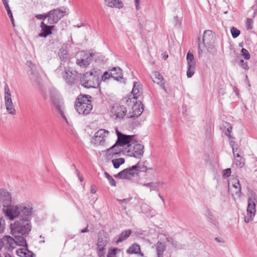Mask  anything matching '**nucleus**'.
<instances>
[{"mask_svg":"<svg viewBox=\"0 0 257 257\" xmlns=\"http://www.w3.org/2000/svg\"><path fill=\"white\" fill-rule=\"evenodd\" d=\"M5 215L10 220L15 218L31 220L32 215L33 207L28 204H22L19 205H13L8 208L3 209Z\"/></svg>","mask_w":257,"mask_h":257,"instance_id":"nucleus-1","label":"nucleus"},{"mask_svg":"<svg viewBox=\"0 0 257 257\" xmlns=\"http://www.w3.org/2000/svg\"><path fill=\"white\" fill-rule=\"evenodd\" d=\"M100 72L99 70L92 69L85 73L80 78V83L83 87L97 88L100 84Z\"/></svg>","mask_w":257,"mask_h":257,"instance_id":"nucleus-2","label":"nucleus"},{"mask_svg":"<svg viewBox=\"0 0 257 257\" xmlns=\"http://www.w3.org/2000/svg\"><path fill=\"white\" fill-rule=\"evenodd\" d=\"M89 95H79L75 103V108L80 114L87 115L92 109L91 98Z\"/></svg>","mask_w":257,"mask_h":257,"instance_id":"nucleus-3","label":"nucleus"},{"mask_svg":"<svg viewBox=\"0 0 257 257\" xmlns=\"http://www.w3.org/2000/svg\"><path fill=\"white\" fill-rule=\"evenodd\" d=\"M10 228L13 235L21 233L27 236L31 230L32 226L30 220L18 219L13 224H11Z\"/></svg>","mask_w":257,"mask_h":257,"instance_id":"nucleus-4","label":"nucleus"},{"mask_svg":"<svg viewBox=\"0 0 257 257\" xmlns=\"http://www.w3.org/2000/svg\"><path fill=\"white\" fill-rule=\"evenodd\" d=\"M144 147L134 141L131 144L126 146L123 150V154L130 157L141 159L144 154Z\"/></svg>","mask_w":257,"mask_h":257,"instance_id":"nucleus-5","label":"nucleus"},{"mask_svg":"<svg viewBox=\"0 0 257 257\" xmlns=\"http://www.w3.org/2000/svg\"><path fill=\"white\" fill-rule=\"evenodd\" d=\"M62 78L69 86L75 85L79 81L80 74L75 70H67L65 68L62 72Z\"/></svg>","mask_w":257,"mask_h":257,"instance_id":"nucleus-6","label":"nucleus"},{"mask_svg":"<svg viewBox=\"0 0 257 257\" xmlns=\"http://www.w3.org/2000/svg\"><path fill=\"white\" fill-rule=\"evenodd\" d=\"M4 90V100L7 112L10 114L15 115L16 114V110L13 104L10 89L7 84H5Z\"/></svg>","mask_w":257,"mask_h":257,"instance_id":"nucleus-7","label":"nucleus"},{"mask_svg":"<svg viewBox=\"0 0 257 257\" xmlns=\"http://www.w3.org/2000/svg\"><path fill=\"white\" fill-rule=\"evenodd\" d=\"M51 100L52 104L59 113L62 117L67 121L64 113V104L63 99L58 95L51 94Z\"/></svg>","mask_w":257,"mask_h":257,"instance_id":"nucleus-8","label":"nucleus"},{"mask_svg":"<svg viewBox=\"0 0 257 257\" xmlns=\"http://www.w3.org/2000/svg\"><path fill=\"white\" fill-rule=\"evenodd\" d=\"M108 134L109 132L106 130H99L94 134L93 143L96 145L103 146Z\"/></svg>","mask_w":257,"mask_h":257,"instance_id":"nucleus-9","label":"nucleus"},{"mask_svg":"<svg viewBox=\"0 0 257 257\" xmlns=\"http://www.w3.org/2000/svg\"><path fill=\"white\" fill-rule=\"evenodd\" d=\"M26 64L29 68V72L31 74V79L36 83H39L41 79L36 65L31 60L27 61Z\"/></svg>","mask_w":257,"mask_h":257,"instance_id":"nucleus-10","label":"nucleus"},{"mask_svg":"<svg viewBox=\"0 0 257 257\" xmlns=\"http://www.w3.org/2000/svg\"><path fill=\"white\" fill-rule=\"evenodd\" d=\"M11 194L6 189H0V201L4 207L8 208L11 206L12 204Z\"/></svg>","mask_w":257,"mask_h":257,"instance_id":"nucleus-11","label":"nucleus"},{"mask_svg":"<svg viewBox=\"0 0 257 257\" xmlns=\"http://www.w3.org/2000/svg\"><path fill=\"white\" fill-rule=\"evenodd\" d=\"M133 103H134L133 102ZM131 110L126 114V117L129 118L135 119L139 117L143 112L144 108L143 105L140 102L134 103Z\"/></svg>","mask_w":257,"mask_h":257,"instance_id":"nucleus-12","label":"nucleus"},{"mask_svg":"<svg viewBox=\"0 0 257 257\" xmlns=\"http://www.w3.org/2000/svg\"><path fill=\"white\" fill-rule=\"evenodd\" d=\"M116 135L117 136V140L115 143L116 145H118L120 147L125 145L128 146V145L131 144L134 141V136L122 134L117 130H116Z\"/></svg>","mask_w":257,"mask_h":257,"instance_id":"nucleus-13","label":"nucleus"},{"mask_svg":"<svg viewBox=\"0 0 257 257\" xmlns=\"http://www.w3.org/2000/svg\"><path fill=\"white\" fill-rule=\"evenodd\" d=\"M111 112L115 116V118H122L127 114V109L123 105L114 104L111 108Z\"/></svg>","mask_w":257,"mask_h":257,"instance_id":"nucleus-14","label":"nucleus"},{"mask_svg":"<svg viewBox=\"0 0 257 257\" xmlns=\"http://www.w3.org/2000/svg\"><path fill=\"white\" fill-rule=\"evenodd\" d=\"M135 175H136V174L135 172V168L132 166L123 169L117 174L115 175L114 177L121 179L131 180Z\"/></svg>","mask_w":257,"mask_h":257,"instance_id":"nucleus-15","label":"nucleus"},{"mask_svg":"<svg viewBox=\"0 0 257 257\" xmlns=\"http://www.w3.org/2000/svg\"><path fill=\"white\" fill-rule=\"evenodd\" d=\"M47 23H45L44 21H42L40 25L41 29V33L39 34V36L42 38H46L52 33V31L55 28L54 25H48Z\"/></svg>","mask_w":257,"mask_h":257,"instance_id":"nucleus-16","label":"nucleus"},{"mask_svg":"<svg viewBox=\"0 0 257 257\" xmlns=\"http://www.w3.org/2000/svg\"><path fill=\"white\" fill-rule=\"evenodd\" d=\"M119 147V145H116V143H115L112 147L107 150L106 154L109 159L120 156L122 153L123 152V150Z\"/></svg>","mask_w":257,"mask_h":257,"instance_id":"nucleus-17","label":"nucleus"},{"mask_svg":"<svg viewBox=\"0 0 257 257\" xmlns=\"http://www.w3.org/2000/svg\"><path fill=\"white\" fill-rule=\"evenodd\" d=\"M2 248L4 247L8 250H12L15 247V239L10 235H5L1 238Z\"/></svg>","mask_w":257,"mask_h":257,"instance_id":"nucleus-18","label":"nucleus"},{"mask_svg":"<svg viewBox=\"0 0 257 257\" xmlns=\"http://www.w3.org/2000/svg\"><path fill=\"white\" fill-rule=\"evenodd\" d=\"M110 76L114 80L120 81L123 78L122 69L119 67H114L110 69Z\"/></svg>","mask_w":257,"mask_h":257,"instance_id":"nucleus-19","label":"nucleus"},{"mask_svg":"<svg viewBox=\"0 0 257 257\" xmlns=\"http://www.w3.org/2000/svg\"><path fill=\"white\" fill-rule=\"evenodd\" d=\"M127 254H139L142 257L144 256V254L141 252L140 245L137 243H134L129 248L126 250Z\"/></svg>","mask_w":257,"mask_h":257,"instance_id":"nucleus-20","label":"nucleus"},{"mask_svg":"<svg viewBox=\"0 0 257 257\" xmlns=\"http://www.w3.org/2000/svg\"><path fill=\"white\" fill-rule=\"evenodd\" d=\"M153 76L155 80L153 78L154 82L156 83L160 86V87L164 90L165 92H167V89L165 87V82L163 81L164 78L163 76L158 71H155L153 72Z\"/></svg>","mask_w":257,"mask_h":257,"instance_id":"nucleus-21","label":"nucleus"},{"mask_svg":"<svg viewBox=\"0 0 257 257\" xmlns=\"http://www.w3.org/2000/svg\"><path fill=\"white\" fill-rule=\"evenodd\" d=\"M232 192V195H235L238 197L240 196L241 194V185L239 183V181L237 179L234 180V182H233L231 187L230 188Z\"/></svg>","mask_w":257,"mask_h":257,"instance_id":"nucleus-22","label":"nucleus"},{"mask_svg":"<svg viewBox=\"0 0 257 257\" xmlns=\"http://www.w3.org/2000/svg\"><path fill=\"white\" fill-rule=\"evenodd\" d=\"M207 220L211 223L214 227L218 228V223L209 209H207L205 213Z\"/></svg>","mask_w":257,"mask_h":257,"instance_id":"nucleus-23","label":"nucleus"},{"mask_svg":"<svg viewBox=\"0 0 257 257\" xmlns=\"http://www.w3.org/2000/svg\"><path fill=\"white\" fill-rule=\"evenodd\" d=\"M256 212L255 204L254 200L251 198L249 197L247 199V212L248 214H250V216H254Z\"/></svg>","mask_w":257,"mask_h":257,"instance_id":"nucleus-24","label":"nucleus"},{"mask_svg":"<svg viewBox=\"0 0 257 257\" xmlns=\"http://www.w3.org/2000/svg\"><path fill=\"white\" fill-rule=\"evenodd\" d=\"M104 1L107 6L111 8L120 9L123 7V3L121 0H104Z\"/></svg>","mask_w":257,"mask_h":257,"instance_id":"nucleus-25","label":"nucleus"},{"mask_svg":"<svg viewBox=\"0 0 257 257\" xmlns=\"http://www.w3.org/2000/svg\"><path fill=\"white\" fill-rule=\"evenodd\" d=\"M155 246L158 257H163L164 252L166 248V245L161 241H158Z\"/></svg>","mask_w":257,"mask_h":257,"instance_id":"nucleus-26","label":"nucleus"},{"mask_svg":"<svg viewBox=\"0 0 257 257\" xmlns=\"http://www.w3.org/2000/svg\"><path fill=\"white\" fill-rule=\"evenodd\" d=\"M53 14L56 15L57 19H58V22L59 20H60L62 17H63L66 14L65 8H61L58 9H54L51 10V13Z\"/></svg>","mask_w":257,"mask_h":257,"instance_id":"nucleus-27","label":"nucleus"},{"mask_svg":"<svg viewBox=\"0 0 257 257\" xmlns=\"http://www.w3.org/2000/svg\"><path fill=\"white\" fill-rule=\"evenodd\" d=\"M132 233V230L131 229L125 230L122 231L118 236V238L116 240V243L118 244L119 242L126 239L128 238L131 234Z\"/></svg>","mask_w":257,"mask_h":257,"instance_id":"nucleus-28","label":"nucleus"},{"mask_svg":"<svg viewBox=\"0 0 257 257\" xmlns=\"http://www.w3.org/2000/svg\"><path fill=\"white\" fill-rule=\"evenodd\" d=\"M15 239V245H18L20 246H24L27 247V243L26 238L21 235H14Z\"/></svg>","mask_w":257,"mask_h":257,"instance_id":"nucleus-29","label":"nucleus"},{"mask_svg":"<svg viewBox=\"0 0 257 257\" xmlns=\"http://www.w3.org/2000/svg\"><path fill=\"white\" fill-rule=\"evenodd\" d=\"M133 167L135 168V172L136 175H138L141 172H146L148 170L147 166L140 162H139L136 165L133 166Z\"/></svg>","mask_w":257,"mask_h":257,"instance_id":"nucleus-30","label":"nucleus"},{"mask_svg":"<svg viewBox=\"0 0 257 257\" xmlns=\"http://www.w3.org/2000/svg\"><path fill=\"white\" fill-rule=\"evenodd\" d=\"M166 241L171 244L173 247L177 249H181L182 248V245L181 244L179 243L177 241L174 240L173 238L170 237H167L166 238Z\"/></svg>","mask_w":257,"mask_h":257,"instance_id":"nucleus-31","label":"nucleus"},{"mask_svg":"<svg viewBox=\"0 0 257 257\" xmlns=\"http://www.w3.org/2000/svg\"><path fill=\"white\" fill-rule=\"evenodd\" d=\"M59 56L61 61L66 62L69 59V54L68 51L64 49L61 48L59 50Z\"/></svg>","mask_w":257,"mask_h":257,"instance_id":"nucleus-32","label":"nucleus"},{"mask_svg":"<svg viewBox=\"0 0 257 257\" xmlns=\"http://www.w3.org/2000/svg\"><path fill=\"white\" fill-rule=\"evenodd\" d=\"M48 15V24L50 25H53L56 24L58 22V19H57L56 15L51 13V11L47 13Z\"/></svg>","mask_w":257,"mask_h":257,"instance_id":"nucleus-33","label":"nucleus"},{"mask_svg":"<svg viewBox=\"0 0 257 257\" xmlns=\"http://www.w3.org/2000/svg\"><path fill=\"white\" fill-rule=\"evenodd\" d=\"M186 59L188 66H196V62L194 60V55L192 53L189 51L187 54Z\"/></svg>","mask_w":257,"mask_h":257,"instance_id":"nucleus-34","label":"nucleus"},{"mask_svg":"<svg viewBox=\"0 0 257 257\" xmlns=\"http://www.w3.org/2000/svg\"><path fill=\"white\" fill-rule=\"evenodd\" d=\"M125 160L123 158H120L118 159H113L112 160V163L113 165L114 168L117 169L119 167V166L124 163Z\"/></svg>","mask_w":257,"mask_h":257,"instance_id":"nucleus-35","label":"nucleus"},{"mask_svg":"<svg viewBox=\"0 0 257 257\" xmlns=\"http://www.w3.org/2000/svg\"><path fill=\"white\" fill-rule=\"evenodd\" d=\"M225 127H227L225 132V134L228 136L229 138L233 139V137L230 135L232 130V126L231 124L229 122H226Z\"/></svg>","mask_w":257,"mask_h":257,"instance_id":"nucleus-36","label":"nucleus"},{"mask_svg":"<svg viewBox=\"0 0 257 257\" xmlns=\"http://www.w3.org/2000/svg\"><path fill=\"white\" fill-rule=\"evenodd\" d=\"M105 177L109 181V184L111 186H115L116 182L114 179L110 176L107 172L104 173Z\"/></svg>","mask_w":257,"mask_h":257,"instance_id":"nucleus-37","label":"nucleus"},{"mask_svg":"<svg viewBox=\"0 0 257 257\" xmlns=\"http://www.w3.org/2000/svg\"><path fill=\"white\" fill-rule=\"evenodd\" d=\"M196 66H188L187 70V76L188 78H191L194 74V70Z\"/></svg>","mask_w":257,"mask_h":257,"instance_id":"nucleus-38","label":"nucleus"},{"mask_svg":"<svg viewBox=\"0 0 257 257\" xmlns=\"http://www.w3.org/2000/svg\"><path fill=\"white\" fill-rule=\"evenodd\" d=\"M230 32L233 38H237L240 33V31L234 27L231 28Z\"/></svg>","mask_w":257,"mask_h":257,"instance_id":"nucleus-39","label":"nucleus"},{"mask_svg":"<svg viewBox=\"0 0 257 257\" xmlns=\"http://www.w3.org/2000/svg\"><path fill=\"white\" fill-rule=\"evenodd\" d=\"M144 185L148 187L152 188L154 190H156L157 191H159V184H158V183L152 182L145 184Z\"/></svg>","mask_w":257,"mask_h":257,"instance_id":"nucleus-40","label":"nucleus"},{"mask_svg":"<svg viewBox=\"0 0 257 257\" xmlns=\"http://www.w3.org/2000/svg\"><path fill=\"white\" fill-rule=\"evenodd\" d=\"M236 165L239 168H242L244 165V159L242 158H235Z\"/></svg>","mask_w":257,"mask_h":257,"instance_id":"nucleus-41","label":"nucleus"},{"mask_svg":"<svg viewBox=\"0 0 257 257\" xmlns=\"http://www.w3.org/2000/svg\"><path fill=\"white\" fill-rule=\"evenodd\" d=\"M241 52L242 55L243 56V57H244V58L245 59L248 60L250 59V54L246 49H245L244 48H242L241 50Z\"/></svg>","mask_w":257,"mask_h":257,"instance_id":"nucleus-42","label":"nucleus"},{"mask_svg":"<svg viewBox=\"0 0 257 257\" xmlns=\"http://www.w3.org/2000/svg\"><path fill=\"white\" fill-rule=\"evenodd\" d=\"M110 70L108 71H105L103 75H101V80L102 81H105V80H106L107 79H109V78H111V77L110 76Z\"/></svg>","mask_w":257,"mask_h":257,"instance_id":"nucleus-43","label":"nucleus"},{"mask_svg":"<svg viewBox=\"0 0 257 257\" xmlns=\"http://www.w3.org/2000/svg\"><path fill=\"white\" fill-rule=\"evenodd\" d=\"M198 42V53L199 56H201L203 54V50L202 49V46L201 45V38L198 37L197 39Z\"/></svg>","mask_w":257,"mask_h":257,"instance_id":"nucleus-44","label":"nucleus"},{"mask_svg":"<svg viewBox=\"0 0 257 257\" xmlns=\"http://www.w3.org/2000/svg\"><path fill=\"white\" fill-rule=\"evenodd\" d=\"M208 35L209 36H211L213 37V35H212V31L211 30H205L204 32L203 38V43L205 45V42L206 40V36Z\"/></svg>","mask_w":257,"mask_h":257,"instance_id":"nucleus-45","label":"nucleus"},{"mask_svg":"<svg viewBox=\"0 0 257 257\" xmlns=\"http://www.w3.org/2000/svg\"><path fill=\"white\" fill-rule=\"evenodd\" d=\"M25 252H24V257H34L35 254L32 251L29 250L27 248H25Z\"/></svg>","mask_w":257,"mask_h":257,"instance_id":"nucleus-46","label":"nucleus"},{"mask_svg":"<svg viewBox=\"0 0 257 257\" xmlns=\"http://www.w3.org/2000/svg\"><path fill=\"white\" fill-rule=\"evenodd\" d=\"M35 17L38 20H43V21H44L46 19H48L47 13L43 14H37Z\"/></svg>","mask_w":257,"mask_h":257,"instance_id":"nucleus-47","label":"nucleus"},{"mask_svg":"<svg viewBox=\"0 0 257 257\" xmlns=\"http://www.w3.org/2000/svg\"><path fill=\"white\" fill-rule=\"evenodd\" d=\"M239 65L245 70H248L249 67L247 65V62L244 61L243 60L241 59L239 63Z\"/></svg>","mask_w":257,"mask_h":257,"instance_id":"nucleus-48","label":"nucleus"},{"mask_svg":"<svg viewBox=\"0 0 257 257\" xmlns=\"http://www.w3.org/2000/svg\"><path fill=\"white\" fill-rule=\"evenodd\" d=\"M132 199V197H128V198H124L123 199H116V201L119 203V204H122L123 203L124 204L128 203Z\"/></svg>","mask_w":257,"mask_h":257,"instance_id":"nucleus-49","label":"nucleus"},{"mask_svg":"<svg viewBox=\"0 0 257 257\" xmlns=\"http://www.w3.org/2000/svg\"><path fill=\"white\" fill-rule=\"evenodd\" d=\"M76 64L80 67H87V66H85V62L84 58L77 59L76 60Z\"/></svg>","mask_w":257,"mask_h":257,"instance_id":"nucleus-50","label":"nucleus"},{"mask_svg":"<svg viewBox=\"0 0 257 257\" xmlns=\"http://www.w3.org/2000/svg\"><path fill=\"white\" fill-rule=\"evenodd\" d=\"M132 92L134 96V99H137L138 98V97H139V96L140 95L139 94V90L138 88H136L135 87V85L134 86Z\"/></svg>","mask_w":257,"mask_h":257,"instance_id":"nucleus-51","label":"nucleus"},{"mask_svg":"<svg viewBox=\"0 0 257 257\" xmlns=\"http://www.w3.org/2000/svg\"><path fill=\"white\" fill-rule=\"evenodd\" d=\"M5 228V220L2 218H0V233L4 232Z\"/></svg>","mask_w":257,"mask_h":257,"instance_id":"nucleus-52","label":"nucleus"},{"mask_svg":"<svg viewBox=\"0 0 257 257\" xmlns=\"http://www.w3.org/2000/svg\"><path fill=\"white\" fill-rule=\"evenodd\" d=\"M252 20L250 18H247L246 20V27L247 29L251 30L253 28L252 24Z\"/></svg>","mask_w":257,"mask_h":257,"instance_id":"nucleus-53","label":"nucleus"},{"mask_svg":"<svg viewBox=\"0 0 257 257\" xmlns=\"http://www.w3.org/2000/svg\"><path fill=\"white\" fill-rule=\"evenodd\" d=\"M92 54H90L89 55H87L85 58H84L85 62V66H88L89 65L90 61L92 60Z\"/></svg>","mask_w":257,"mask_h":257,"instance_id":"nucleus-54","label":"nucleus"},{"mask_svg":"<svg viewBox=\"0 0 257 257\" xmlns=\"http://www.w3.org/2000/svg\"><path fill=\"white\" fill-rule=\"evenodd\" d=\"M231 173V169H226L223 171V176L224 178L228 177L230 175Z\"/></svg>","mask_w":257,"mask_h":257,"instance_id":"nucleus-55","label":"nucleus"},{"mask_svg":"<svg viewBox=\"0 0 257 257\" xmlns=\"http://www.w3.org/2000/svg\"><path fill=\"white\" fill-rule=\"evenodd\" d=\"M119 249L117 248H114L112 249L110 251H109L107 254V257H110V255L114 256L116 254V252L117 250H119Z\"/></svg>","mask_w":257,"mask_h":257,"instance_id":"nucleus-56","label":"nucleus"},{"mask_svg":"<svg viewBox=\"0 0 257 257\" xmlns=\"http://www.w3.org/2000/svg\"><path fill=\"white\" fill-rule=\"evenodd\" d=\"M229 144H230V147L232 148V152L237 151V149H238L237 148L235 147V146H237V145L235 143V142L234 141H232V140L230 141L229 142Z\"/></svg>","mask_w":257,"mask_h":257,"instance_id":"nucleus-57","label":"nucleus"},{"mask_svg":"<svg viewBox=\"0 0 257 257\" xmlns=\"http://www.w3.org/2000/svg\"><path fill=\"white\" fill-rule=\"evenodd\" d=\"M7 13H8V15L9 18L11 19V21L13 26H15V25H14V18H13V14H12V12L11 10H9L8 11H7Z\"/></svg>","mask_w":257,"mask_h":257,"instance_id":"nucleus-58","label":"nucleus"},{"mask_svg":"<svg viewBox=\"0 0 257 257\" xmlns=\"http://www.w3.org/2000/svg\"><path fill=\"white\" fill-rule=\"evenodd\" d=\"M254 216H250V214H247V216H245L244 217V221L246 223H248L252 219V218L254 217Z\"/></svg>","mask_w":257,"mask_h":257,"instance_id":"nucleus-59","label":"nucleus"},{"mask_svg":"<svg viewBox=\"0 0 257 257\" xmlns=\"http://www.w3.org/2000/svg\"><path fill=\"white\" fill-rule=\"evenodd\" d=\"M3 2V3L5 6V9H6L7 11H8L9 10H11L10 8L9 5V1L7 0H2Z\"/></svg>","mask_w":257,"mask_h":257,"instance_id":"nucleus-60","label":"nucleus"},{"mask_svg":"<svg viewBox=\"0 0 257 257\" xmlns=\"http://www.w3.org/2000/svg\"><path fill=\"white\" fill-rule=\"evenodd\" d=\"M24 252H25V248L20 249L17 250V254L20 256H24Z\"/></svg>","mask_w":257,"mask_h":257,"instance_id":"nucleus-61","label":"nucleus"},{"mask_svg":"<svg viewBox=\"0 0 257 257\" xmlns=\"http://www.w3.org/2000/svg\"><path fill=\"white\" fill-rule=\"evenodd\" d=\"M98 247L100 246H105V243L104 242H103L102 241L100 240V238L98 239V242L97 243Z\"/></svg>","mask_w":257,"mask_h":257,"instance_id":"nucleus-62","label":"nucleus"},{"mask_svg":"<svg viewBox=\"0 0 257 257\" xmlns=\"http://www.w3.org/2000/svg\"><path fill=\"white\" fill-rule=\"evenodd\" d=\"M135 6H136V9L137 10H139L140 9V0H135Z\"/></svg>","mask_w":257,"mask_h":257,"instance_id":"nucleus-63","label":"nucleus"},{"mask_svg":"<svg viewBox=\"0 0 257 257\" xmlns=\"http://www.w3.org/2000/svg\"><path fill=\"white\" fill-rule=\"evenodd\" d=\"M76 171L77 172V175H78L79 180L81 182H82L83 181V177L80 175V173L78 170H76Z\"/></svg>","mask_w":257,"mask_h":257,"instance_id":"nucleus-64","label":"nucleus"}]
</instances>
